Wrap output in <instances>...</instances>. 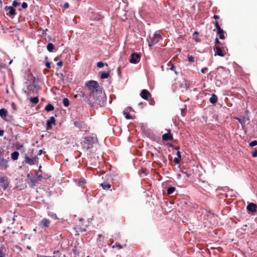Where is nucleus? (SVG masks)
<instances>
[{
	"label": "nucleus",
	"instance_id": "nucleus-43",
	"mask_svg": "<svg viewBox=\"0 0 257 257\" xmlns=\"http://www.w3.org/2000/svg\"><path fill=\"white\" fill-rule=\"evenodd\" d=\"M64 8L65 9H68L69 8V4L68 3H65L64 4Z\"/></svg>",
	"mask_w": 257,
	"mask_h": 257
},
{
	"label": "nucleus",
	"instance_id": "nucleus-57",
	"mask_svg": "<svg viewBox=\"0 0 257 257\" xmlns=\"http://www.w3.org/2000/svg\"><path fill=\"white\" fill-rule=\"evenodd\" d=\"M12 63V61H11L9 63L10 64H11Z\"/></svg>",
	"mask_w": 257,
	"mask_h": 257
},
{
	"label": "nucleus",
	"instance_id": "nucleus-11",
	"mask_svg": "<svg viewBox=\"0 0 257 257\" xmlns=\"http://www.w3.org/2000/svg\"><path fill=\"white\" fill-rule=\"evenodd\" d=\"M0 183L1 184L2 187H3L4 189H6L9 186V182L6 181L5 178L4 177L0 178Z\"/></svg>",
	"mask_w": 257,
	"mask_h": 257
},
{
	"label": "nucleus",
	"instance_id": "nucleus-39",
	"mask_svg": "<svg viewBox=\"0 0 257 257\" xmlns=\"http://www.w3.org/2000/svg\"><path fill=\"white\" fill-rule=\"evenodd\" d=\"M22 7L23 9H26L28 7V4L24 2L22 5Z\"/></svg>",
	"mask_w": 257,
	"mask_h": 257
},
{
	"label": "nucleus",
	"instance_id": "nucleus-16",
	"mask_svg": "<svg viewBox=\"0 0 257 257\" xmlns=\"http://www.w3.org/2000/svg\"><path fill=\"white\" fill-rule=\"evenodd\" d=\"M217 30V34L218 35H219V38L221 39H224V31L220 28L218 29H216Z\"/></svg>",
	"mask_w": 257,
	"mask_h": 257
},
{
	"label": "nucleus",
	"instance_id": "nucleus-34",
	"mask_svg": "<svg viewBox=\"0 0 257 257\" xmlns=\"http://www.w3.org/2000/svg\"><path fill=\"white\" fill-rule=\"evenodd\" d=\"M257 145V141H253L249 144V146L250 147H254Z\"/></svg>",
	"mask_w": 257,
	"mask_h": 257
},
{
	"label": "nucleus",
	"instance_id": "nucleus-33",
	"mask_svg": "<svg viewBox=\"0 0 257 257\" xmlns=\"http://www.w3.org/2000/svg\"><path fill=\"white\" fill-rule=\"evenodd\" d=\"M188 60L190 62H194V58L193 56L191 55L188 56Z\"/></svg>",
	"mask_w": 257,
	"mask_h": 257
},
{
	"label": "nucleus",
	"instance_id": "nucleus-22",
	"mask_svg": "<svg viewBox=\"0 0 257 257\" xmlns=\"http://www.w3.org/2000/svg\"><path fill=\"white\" fill-rule=\"evenodd\" d=\"M54 109V106L51 104H48V105H46V106L45 107V110L47 111H50L53 110Z\"/></svg>",
	"mask_w": 257,
	"mask_h": 257
},
{
	"label": "nucleus",
	"instance_id": "nucleus-23",
	"mask_svg": "<svg viewBox=\"0 0 257 257\" xmlns=\"http://www.w3.org/2000/svg\"><path fill=\"white\" fill-rule=\"evenodd\" d=\"M6 252V249L5 246L0 249V257H4Z\"/></svg>",
	"mask_w": 257,
	"mask_h": 257
},
{
	"label": "nucleus",
	"instance_id": "nucleus-55",
	"mask_svg": "<svg viewBox=\"0 0 257 257\" xmlns=\"http://www.w3.org/2000/svg\"><path fill=\"white\" fill-rule=\"evenodd\" d=\"M182 114L183 115H184V111H183L182 110Z\"/></svg>",
	"mask_w": 257,
	"mask_h": 257
},
{
	"label": "nucleus",
	"instance_id": "nucleus-19",
	"mask_svg": "<svg viewBox=\"0 0 257 257\" xmlns=\"http://www.w3.org/2000/svg\"><path fill=\"white\" fill-rule=\"evenodd\" d=\"M215 55H217L219 56H223V54L222 52L221 49L220 48H216Z\"/></svg>",
	"mask_w": 257,
	"mask_h": 257
},
{
	"label": "nucleus",
	"instance_id": "nucleus-17",
	"mask_svg": "<svg viewBox=\"0 0 257 257\" xmlns=\"http://www.w3.org/2000/svg\"><path fill=\"white\" fill-rule=\"evenodd\" d=\"M209 101L212 104H214V103H216V102L217 101V96L214 94H212L209 99Z\"/></svg>",
	"mask_w": 257,
	"mask_h": 257
},
{
	"label": "nucleus",
	"instance_id": "nucleus-27",
	"mask_svg": "<svg viewBox=\"0 0 257 257\" xmlns=\"http://www.w3.org/2000/svg\"><path fill=\"white\" fill-rule=\"evenodd\" d=\"M175 190V188L173 187H169L168 188V189H167V193L168 194H172L174 191Z\"/></svg>",
	"mask_w": 257,
	"mask_h": 257
},
{
	"label": "nucleus",
	"instance_id": "nucleus-45",
	"mask_svg": "<svg viewBox=\"0 0 257 257\" xmlns=\"http://www.w3.org/2000/svg\"><path fill=\"white\" fill-rule=\"evenodd\" d=\"M207 70V67H205V68H202L201 70V71L202 73H204Z\"/></svg>",
	"mask_w": 257,
	"mask_h": 257
},
{
	"label": "nucleus",
	"instance_id": "nucleus-46",
	"mask_svg": "<svg viewBox=\"0 0 257 257\" xmlns=\"http://www.w3.org/2000/svg\"><path fill=\"white\" fill-rule=\"evenodd\" d=\"M177 156L178 158H181V155L180 152L179 151H177Z\"/></svg>",
	"mask_w": 257,
	"mask_h": 257
},
{
	"label": "nucleus",
	"instance_id": "nucleus-20",
	"mask_svg": "<svg viewBox=\"0 0 257 257\" xmlns=\"http://www.w3.org/2000/svg\"><path fill=\"white\" fill-rule=\"evenodd\" d=\"M54 46L52 43H48L47 46V49L48 51L51 52L53 51Z\"/></svg>",
	"mask_w": 257,
	"mask_h": 257
},
{
	"label": "nucleus",
	"instance_id": "nucleus-2",
	"mask_svg": "<svg viewBox=\"0 0 257 257\" xmlns=\"http://www.w3.org/2000/svg\"><path fill=\"white\" fill-rule=\"evenodd\" d=\"M86 86L88 91L91 93H93L97 91L99 85L96 81L90 80L86 83Z\"/></svg>",
	"mask_w": 257,
	"mask_h": 257
},
{
	"label": "nucleus",
	"instance_id": "nucleus-28",
	"mask_svg": "<svg viewBox=\"0 0 257 257\" xmlns=\"http://www.w3.org/2000/svg\"><path fill=\"white\" fill-rule=\"evenodd\" d=\"M30 180L33 185H35L38 182L36 177L31 178Z\"/></svg>",
	"mask_w": 257,
	"mask_h": 257
},
{
	"label": "nucleus",
	"instance_id": "nucleus-60",
	"mask_svg": "<svg viewBox=\"0 0 257 257\" xmlns=\"http://www.w3.org/2000/svg\"><path fill=\"white\" fill-rule=\"evenodd\" d=\"M56 253V251H54V254H55Z\"/></svg>",
	"mask_w": 257,
	"mask_h": 257
},
{
	"label": "nucleus",
	"instance_id": "nucleus-5",
	"mask_svg": "<svg viewBox=\"0 0 257 257\" xmlns=\"http://www.w3.org/2000/svg\"><path fill=\"white\" fill-rule=\"evenodd\" d=\"M248 211L253 213L257 211V205L253 203H249L246 206Z\"/></svg>",
	"mask_w": 257,
	"mask_h": 257
},
{
	"label": "nucleus",
	"instance_id": "nucleus-42",
	"mask_svg": "<svg viewBox=\"0 0 257 257\" xmlns=\"http://www.w3.org/2000/svg\"><path fill=\"white\" fill-rule=\"evenodd\" d=\"M252 156L253 157H257V151H254V152H252Z\"/></svg>",
	"mask_w": 257,
	"mask_h": 257
},
{
	"label": "nucleus",
	"instance_id": "nucleus-7",
	"mask_svg": "<svg viewBox=\"0 0 257 257\" xmlns=\"http://www.w3.org/2000/svg\"><path fill=\"white\" fill-rule=\"evenodd\" d=\"M37 161V158H29L27 156H26L25 159V162L26 163L30 165H34Z\"/></svg>",
	"mask_w": 257,
	"mask_h": 257
},
{
	"label": "nucleus",
	"instance_id": "nucleus-31",
	"mask_svg": "<svg viewBox=\"0 0 257 257\" xmlns=\"http://www.w3.org/2000/svg\"><path fill=\"white\" fill-rule=\"evenodd\" d=\"M11 106L12 108L14 111H16V110H17V108L16 104H15V102H12L11 103Z\"/></svg>",
	"mask_w": 257,
	"mask_h": 257
},
{
	"label": "nucleus",
	"instance_id": "nucleus-21",
	"mask_svg": "<svg viewBox=\"0 0 257 257\" xmlns=\"http://www.w3.org/2000/svg\"><path fill=\"white\" fill-rule=\"evenodd\" d=\"M30 101L32 103L37 104L39 102V98L38 97H31Z\"/></svg>",
	"mask_w": 257,
	"mask_h": 257
},
{
	"label": "nucleus",
	"instance_id": "nucleus-56",
	"mask_svg": "<svg viewBox=\"0 0 257 257\" xmlns=\"http://www.w3.org/2000/svg\"><path fill=\"white\" fill-rule=\"evenodd\" d=\"M13 221H15V216L14 217L13 219Z\"/></svg>",
	"mask_w": 257,
	"mask_h": 257
},
{
	"label": "nucleus",
	"instance_id": "nucleus-8",
	"mask_svg": "<svg viewBox=\"0 0 257 257\" xmlns=\"http://www.w3.org/2000/svg\"><path fill=\"white\" fill-rule=\"evenodd\" d=\"M55 120L53 116H51L50 118L47 121V130H49L52 128V124L55 125Z\"/></svg>",
	"mask_w": 257,
	"mask_h": 257
},
{
	"label": "nucleus",
	"instance_id": "nucleus-4",
	"mask_svg": "<svg viewBox=\"0 0 257 257\" xmlns=\"http://www.w3.org/2000/svg\"><path fill=\"white\" fill-rule=\"evenodd\" d=\"M140 60V55L138 53H134L131 56L130 62L133 64L138 63Z\"/></svg>",
	"mask_w": 257,
	"mask_h": 257
},
{
	"label": "nucleus",
	"instance_id": "nucleus-47",
	"mask_svg": "<svg viewBox=\"0 0 257 257\" xmlns=\"http://www.w3.org/2000/svg\"><path fill=\"white\" fill-rule=\"evenodd\" d=\"M4 132L2 130H0V136H3L4 135Z\"/></svg>",
	"mask_w": 257,
	"mask_h": 257
},
{
	"label": "nucleus",
	"instance_id": "nucleus-9",
	"mask_svg": "<svg viewBox=\"0 0 257 257\" xmlns=\"http://www.w3.org/2000/svg\"><path fill=\"white\" fill-rule=\"evenodd\" d=\"M140 95L142 98L147 100L148 97L151 95V94L147 89H143Z\"/></svg>",
	"mask_w": 257,
	"mask_h": 257
},
{
	"label": "nucleus",
	"instance_id": "nucleus-51",
	"mask_svg": "<svg viewBox=\"0 0 257 257\" xmlns=\"http://www.w3.org/2000/svg\"><path fill=\"white\" fill-rule=\"evenodd\" d=\"M38 257H52V256H44V255H40V256L38 255Z\"/></svg>",
	"mask_w": 257,
	"mask_h": 257
},
{
	"label": "nucleus",
	"instance_id": "nucleus-13",
	"mask_svg": "<svg viewBox=\"0 0 257 257\" xmlns=\"http://www.w3.org/2000/svg\"><path fill=\"white\" fill-rule=\"evenodd\" d=\"M7 161L4 159L0 158V168L5 170L8 167Z\"/></svg>",
	"mask_w": 257,
	"mask_h": 257
},
{
	"label": "nucleus",
	"instance_id": "nucleus-12",
	"mask_svg": "<svg viewBox=\"0 0 257 257\" xmlns=\"http://www.w3.org/2000/svg\"><path fill=\"white\" fill-rule=\"evenodd\" d=\"M8 110L5 108H2L0 109V116L5 120H7L6 117L8 115Z\"/></svg>",
	"mask_w": 257,
	"mask_h": 257
},
{
	"label": "nucleus",
	"instance_id": "nucleus-40",
	"mask_svg": "<svg viewBox=\"0 0 257 257\" xmlns=\"http://www.w3.org/2000/svg\"><path fill=\"white\" fill-rule=\"evenodd\" d=\"M36 178H37V179L38 181H42V179L43 178L41 175H38V176H36Z\"/></svg>",
	"mask_w": 257,
	"mask_h": 257
},
{
	"label": "nucleus",
	"instance_id": "nucleus-6",
	"mask_svg": "<svg viewBox=\"0 0 257 257\" xmlns=\"http://www.w3.org/2000/svg\"><path fill=\"white\" fill-rule=\"evenodd\" d=\"M5 11L7 12V15L9 16H14L16 15V11L12 6H6L5 8Z\"/></svg>",
	"mask_w": 257,
	"mask_h": 257
},
{
	"label": "nucleus",
	"instance_id": "nucleus-49",
	"mask_svg": "<svg viewBox=\"0 0 257 257\" xmlns=\"http://www.w3.org/2000/svg\"><path fill=\"white\" fill-rule=\"evenodd\" d=\"M215 44H219V40H218V39L217 38L215 39Z\"/></svg>",
	"mask_w": 257,
	"mask_h": 257
},
{
	"label": "nucleus",
	"instance_id": "nucleus-62",
	"mask_svg": "<svg viewBox=\"0 0 257 257\" xmlns=\"http://www.w3.org/2000/svg\"><path fill=\"white\" fill-rule=\"evenodd\" d=\"M27 248H28V249H30V247H29V246H28V247H27Z\"/></svg>",
	"mask_w": 257,
	"mask_h": 257
},
{
	"label": "nucleus",
	"instance_id": "nucleus-24",
	"mask_svg": "<svg viewBox=\"0 0 257 257\" xmlns=\"http://www.w3.org/2000/svg\"><path fill=\"white\" fill-rule=\"evenodd\" d=\"M112 248H116L118 249H120L122 248V246L118 242H116L115 244L111 246Z\"/></svg>",
	"mask_w": 257,
	"mask_h": 257
},
{
	"label": "nucleus",
	"instance_id": "nucleus-37",
	"mask_svg": "<svg viewBox=\"0 0 257 257\" xmlns=\"http://www.w3.org/2000/svg\"><path fill=\"white\" fill-rule=\"evenodd\" d=\"M180 160H181V158L178 157V158H176L174 159V162L176 164H179L180 162Z\"/></svg>",
	"mask_w": 257,
	"mask_h": 257
},
{
	"label": "nucleus",
	"instance_id": "nucleus-14",
	"mask_svg": "<svg viewBox=\"0 0 257 257\" xmlns=\"http://www.w3.org/2000/svg\"><path fill=\"white\" fill-rule=\"evenodd\" d=\"M40 225L43 227H48L49 226L50 221L46 218H44L40 222Z\"/></svg>",
	"mask_w": 257,
	"mask_h": 257
},
{
	"label": "nucleus",
	"instance_id": "nucleus-10",
	"mask_svg": "<svg viewBox=\"0 0 257 257\" xmlns=\"http://www.w3.org/2000/svg\"><path fill=\"white\" fill-rule=\"evenodd\" d=\"M162 139L164 141H168V140H173V136L171 134L170 130L168 131V133L165 134L162 136Z\"/></svg>",
	"mask_w": 257,
	"mask_h": 257
},
{
	"label": "nucleus",
	"instance_id": "nucleus-15",
	"mask_svg": "<svg viewBox=\"0 0 257 257\" xmlns=\"http://www.w3.org/2000/svg\"><path fill=\"white\" fill-rule=\"evenodd\" d=\"M236 119L239 121V122L241 123L242 126H243L246 121L248 120V118L247 116H243L240 118L236 117Z\"/></svg>",
	"mask_w": 257,
	"mask_h": 257
},
{
	"label": "nucleus",
	"instance_id": "nucleus-58",
	"mask_svg": "<svg viewBox=\"0 0 257 257\" xmlns=\"http://www.w3.org/2000/svg\"><path fill=\"white\" fill-rule=\"evenodd\" d=\"M45 59V60L47 59H48L47 57H46Z\"/></svg>",
	"mask_w": 257,
	"mask_h": 257
},
{
	"label": "nucleus",
	"instance_id": "nucleus-3",
	"mask_svg": "<svg viewBox=\"0 0 257 257\" xmlns=\"http://www.w3.org/2000/svg\"><path fill=\"white\" fill-rule=\"evenodd\" d=\"M161 37V34L159 33H155L153 37L151 39L150 41H148V45L149 47L157 44L160 41Z\"/></svg>",
	"mask_w": 257,
	"mask_h": 257
},
{
	"label": "nucleus",
	"instance_id": "nucleus-25",
	"mask_svg": "<svg viewBox=\"0 0 257 257\" xmlns=\"http://www.w3.org/2000/svg\"><path fill=\"white\" fill-rule=\"evenodd\" d=\"M101 186H102L103 189H105V190L109 189L111 187L110 185H109V184H106V183H101Z\"/></svg>",
	"mask_w": 257,
	"mask_h": 257
},
{
	"label": "nucleus",
	"instance_id": "nucleus-38",
	"mask_svg": "<svg viewBox=\"0 0 257 257\" xmlns=\"http://www.w3.org/2000/svg\"><path fill=\"white\" fill-rule=\"evenodd\" d=\"M214 24H215V27L216 29L220 28V27L219 26V25L218 24V22L217 21H216L215 22Z\"/></svg>",
	"mask_w": 257,
	"mask_h": 257
},
{
	"label": "nucleus",
	"instance_id": "nucleus-1",
	"mask_svg": "<svg viewBox=\"0 0 257 257\" xmlns=\"http://www.w3.org/2000/svg\"><path fill=\"white\" fill-rule=\"evenodd\" d=\"M97 141L96 136H88L85 137L83 141V147L86 149H89L92 147L93 144Z\"/></svg>",
	"mask_w": 257,
	"mask_h": 257
},
{
	"label": "nucleus",
	"instance_id": "nucleus-52",
	"mask_svg": "<svg viewBox=\"0 0 257 257\" xmlns=\"http://www.w3.org/2000/svg\"><path fill=\"white\" fill-rule=\"evenodd\" d=\"M198 34V32L197 31H195L194 32L193 35H196Z\"/></svg>",
	"mask_w": 257,
	"mask_h": 257
},
{
	"label": "nucleus",
	"instance_id": "nucleus-36",
	"mask_svg": "<svg viewBox=\"0 0 257 257\" xmlns=\"http://www.w3.org/2000/svg\"><path fill=\"white\" fill-rule=\"evenodd\" d=\"M16 149L18 150H19L23 147V145L20 144V143H17L16 146Z\"/></svg>",
	"mask_w": 257,
	"mask_h": 257
},
{
	"label": "nucleus",
	"instance_id": "nucleus-35",
	"mask_svg": "<svg viewBox=\"0 0 257 257\" xmlns=\"http://www.w3.org/2000/svg\"><path fill=\"white\" fill-rule=\"evenodd\" d=\"M97 66L98 68H102L104 66V63L102 62H99L97 63Z\"/></svg>",
	"mask_w": 257,
	"mask_h": 257
},
{
	"label": "nucleus",
	"instance_id": "nucleus-59",
	"mask_svg": "<svg viewBox=\"0 0 257 257\" xmlns=\"http://www.w3.org/2000/svg\"><path fill=\"white\" fill-rule=\"evenodd\" d=\"M101 236V235L100 234H99V235H98V236H99V237H100V236Z\"/></svg>",
	"mask_w": 257,
	"mask_h": 257
},
{
	"label": "nucleus",
	"instance_id": "nucleus-30",
	"mask_svg": "<svg viewBox=\"0 0 257 257\" xmlns=\"http://www.w3.org/2000/svg\"><path fill=\"white\" fill-rule=\"evenodd\" d=\"M123 115H124L125 118L127 119H132V116L128 114V113L125 112V111L123 112Z\"/></svg>",
	"mask_w": 257,
	"mask_h": 257
},
{
	"label": "nucleus",
	"instance_id": "nucleus-50",
	"mask_svg": "<svg viewBox=\"0 0 257 257\" xmlns=\"http://www.w3.org/2000/svg\"><path fill=\"white\" fill-rule=\"evenodd\" d=\"M170 69L172 71H174L175 69V66L174 65H172L170 68Z\"/></svg>",
	"mask_w": 257,
	"mask_h": 257
},
{
	"label": "nucleus",
	"instance_id": "nucleus-29",
	"mask_svg": "<svg viewBox=\"0 0 257 257\" xmlns=\"http://www.w3.org/2000/svg\"><path fill=\"white\" fill-rule=\"evenodd\" d=\"M109 76V73L107 72H103L101 75V79H105L107 78Z\"/></svg>",
	"mask_w": 257,
	"mask_h": 257
},
{
	"label": "nucleus",
	"instance_id": "nucleus-61",
	"mask_svg": "<svg viewBox=\"0 0 257 257\" xmlns=\"http://www.w3.org/2000/svg\"><path fill=\"white\" fill-rule=\"evenodd\" d=\"M2 4V2L1 1H0V4Z\"/></svg>",
	"mask_w": 257,
	"mask_h": 257
},
{
	"label": "nucleus",
	"instance_id": "nucleus-18",
	"mask_svg": "<svg viewBox=\"0 0 257 257\" xmlns=\"http://www.w3.org/2000/svg\"><path fill=\"white\" fill-rule=\"evenodd\" d=\"M19 153L18 152L15 151L11 154V158L13 160H17L19 157Z\"/></svg>",
	"mask_w": 257,
	"mask_h": 257
},
{
	"label": "nucleus",
	"instance_id": "nucleus-53",
	"mask_svg": "<svg viewBox=\"0 0 257 257\" xmlns=\"http://www.w3.org/2000/svg\"><path fill=\"white\" fill-rule=\"evenodd\" d=\"M195 40L197 42H198L199 41V40L197 38L195 39Z\"/></svg>",
	"mask_w": 257,
	"mask_h": 257
},
{
	"label": "nucleus",
	"instance_id": "nucleus-48",
	"mask_svg": "<svg viewBox=\"0 0 257 257\" xmlns=\"http://www.w3.org/2000/svg\"><path fill=\"white\" fill-rule=\"evenodd\" d=\"M213 18L215 20H217L219 18V16H217V15H214L213 16Z\"/></svg>",
	"mask_w": 257,
	"mask_h": 257
},
{
	"label": "nucleus",
	"instance_id": "nucleus-44",
	"mask_svg": "<svg viewBox=\"0 0 257 257\" xmlns=\"http://www.w3.org/2000/svg\"><path fill=\"white\" fill-rule=\"evenodd\" d=\"M45 65L48 68H50L51 67L50 63L49 62H46L45 63Z\"/></svg>",
	"mask_w": 257,
	"mask_h": 257
},
{
	"label": "nucleus",
	"instance_id": "nucleus-63",
	"mask_svg": "<svg viewBox=\"0 0 257 257\" xmlns=\"http://www.w3.org/2000/svg\"><path fill=\"white\" fill-rule=\"evenodd\" d=\"M185 173L186 174L187 176H188V174H187V173Z\"/></svg>",
	"mask_w": 257,
	"mask_h": 257
},
{
	"label": "nucleus",
	"instance_id": "nucleus-26",
	"mask_svg": "<svg viewBox=\"0 0 257 257\" xmlns=\"http://www.w3.org/2000/svg\"><path fill=\"white\" fill-rule=\"evenodd\" d=\"M62 102H63V105L65 107H67L69 105V100L67 98H64L63 99Z\"/></svg>",
	"mask_w": 257,
	"mask_h": 257
},
{
	"label": "nucleus",
	"instance_id": "nucleus-32",
	"mask_svg": "<svg viewBox=\"0 0 257 257\" xmlns=\"http://www.w3.org/2000/svg\"><path fill=\"white\" fill-rule=\"evenodd\" d=\"M20 5V3H18V2H16V1H14L13 2L12 7H13V8H14V7H17V6H19Z\"/></svg>",
	"mask_w": 257,
	"mask_h": 257
},
{
	"label": "nucleus",
	"instance_id": "nucleus-54",
	"mask_svg": "<svg viewBox=\"0 0 257 257\" xmlns=\"http://www.w3.org/2000/svg\"><path fill=\"white\" fill-rule=\"evenodd\" d=\"M42 153V150H40V154H41V153Z\"/></svg>",
	"mask_w": 257,
	"mask_h": 257
},
{
	"label": "nucleus",
	"instance_id": "nucleus-41",
	"mask_svg": "<svg viewBox=\"0 0 257 257\" xmlns=\"http://www.w3.org/2000/svg\"><path fill=\"white\" fill-rule=\"evenodd\" d=\"M63 62L62 61H60L57 63V65L59 67H61L63 65Z\"/></svg>",
	"mask_w": 257,
	"mask_h": 257
}]
</instances>
